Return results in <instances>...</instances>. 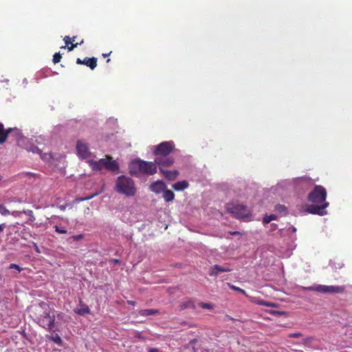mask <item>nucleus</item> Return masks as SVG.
<instances>
[{
	"mask_svg": "<svg viewBox=\"0 0 352 352\" xmlns=\"http://www.w3.org/2000/svg\"><path fill=\"white\" fill-rule=\"evenodd\" d=\"M103 160L104 168L107 170L111 172H118L119 170V164L116 160H113L112 157L107 156Z\"/></svg>",
	"mask_w": 352,
	"mask_h": 352,
	"instance_id": "11",
	"label": "nucleus"
},
{
	"mask_svg": "<svg viewBox=\"0 0 352 352\" xmlns=\"http://www.w3.org/2000/svg\"><path fill=\"white\" fill-rule=\"evenodd\" d=\"M84 43V40L82 39L81 41H80V43H77L78 45H82V43Z\"/></svg>",
	"mask_w": 352,
	"mask_h": 352,
	"instance_id": "49",
	"label": "nucleus"
},
{
	"mask_svg": "<svg viewBox=\"0 0 352 352\" xmlns=\"http://www.w3.org/2000/svg\"><path fill=\"white\" fill-rule=\"evenodd\" d=\"M227 210L238 219L248 217L250 214V210L248 206L243 204H228L226 206Z\"/></svg>",
	"mask_w": 352,
	"mask_h": 352,
	"instance_id": "6",
	"label": "nucleus"
},
{
	"mask_svg": "<svg viewBox=\"0 0 352 352\" xmlns=\"http://www.w3.org/2000/svg\"><path fill=\"white\" fill-rule=\"evenodd\" d=\"M127 304H128V305H133V306H134V305H135L136 302H135V301H133V300H128V301H127Z\"/></svg>",
	"mask_w": 352,
	"mask_h": 352,
	"instance_id": "44",
	"label": "nucleus"
},
{
	"mask_svg": "<svg viewBox=\"0 0 352 352\" xmlns=\"http://www.w3.org/2000/svg\"><path fill=\"white\" fill-rule=\"evenodd\" d=\"M47 338L57 344L58 346H62L63 344V340L57 333L48 336Z\"/></svg>",
	"mask_w": 352,
	"mask_h": 352,
	"instance_id": "22",
	"label": "nucleus"
},
{
	"mask_svg": "<svg viewBox=\"0 0 352 352\" xmlns=\"http://www.w3.org/2000/svg\"><path fill=\"white\" fill-rule=\"evenodd\" d=\"M76 63L78 65H83V60H81L80 58H78L76 59Z\"/></svg>",
	"mask_w": 352,
	"mask_h": 352,
	"instance_id": "43",
	"label": "nucleus"
},
{
	"mask_svg": "<svg viewBox=\"0 0 352 352\" xmlns=\"http://www.w3.org/2000/svg\"><path fill=\"white\" fill-rule=\"evenodd\" d=\"M229 233L231 235H239V234H241V232H239V231L230 232Z\"/></svg>",
	"mask_w": 352,
	"mask_h": 352,
	"instance_id": "42",
	"label": "nucleus"
},
{
	"mask_svg": "<svg viewBox=\"0 0 352 352\" xmlns=\"http://www.w3.org/2000/svg\"><path fill=\"white\" fill-rule=\"evenodd\" d=\"M148 352H158L157 349H151Z\"/></svg>",
	"mask_w": 352,
	"mask_h": 352,
	"instance_id": "46",
	"label": "nucleus"
},
{
	"mask_svg": "<svg viewBox=\"0 0 352 352\" xmlns=\"http://www.w3.org/2000/svg\"><path fill=\"white\" fill-rule=\"evenodd\" d=\"M114 189L119 194L126 197H133L136 193L134 181L125 175H120L117 178Z\"/></svg>",
	"mask_w": 352,
	"mask_h": 352,
	"instance_id": "3",
	"label": "nucleus"
},
{
	"mask_svg": "<svg viewBox=\"0 0 352 352\" xmlns=\"http://www.w3.org/2000/svg\"><path fill=\"white\" fill-rule=\"evenodd\" d=\"M188 182L186 180L179 181L173 184V188L176 191H182L188 187Z\"/></svg>",
	"mask_w": 352,
	"mask_h": 352,
	"instance_id": "17",
	"label": "nucleus"
},
{
	"mask_svg": "<svg viewBox=\"0 0 352 352\" xmlns=\"http://www.w3.org/2000/svg\"><path fill=\"white\" fill-rule=\"evenodd\" d=\"M0 213L3 216H8L10 214V212L9 210L6 208L4 205H0Z\"/></svg>",
	"mask_w": 352,
	"mask_h": 352,
	"instance_id": "26",
	"label": "nucleus"
},
{
	"mask_svg": "<svg viewBox=\"0 0 352 352\" xmlns=\"http://www.w3.org/2000/svg\"><path fill=\"white\" fill-rule=\"evenodd\" d=\"M12 128L4 129V126L0 122V144H3L8 138V135L13 131Z\"/></svg>",
	"mask_w": 352,
	"mask_h": 352,
	"instance_id": "14",
	"label": "nucleus"
},
{
	"mask_svg": "<svg viewBox=\"0 0 352 352\" xmlns=\"http://www.w3.org/2000/svg\"><path fill=\"white\" fill-rule=\"evenodd\" d=\"M113 262L116 263H120V260L119 259H114Z\"/></svg>",
	"mask_w": 352,
	"mask_h": 352,
	"instance_id": "51",
	"label": "nucleus"
},
{
	"mask_svg": "<svg viewBox=\"0 0 352 352\" xmlns=\"http://www.w3.org/2000/svg\"><path fill=\"white\" fill-rule=\"evenodd\" d=\"M34 245H35V247H36V250L38 252H39V251H38V248L37 245H36V244H34Z\"/></svg>",
	"mask_w": 352,
	"mask_h": 352,
	"instance_id": "52",
	"label": "nucleus"
},
{
	"mask_svg": "<svg viewBox=\"0 0 352 352\" xmlns=\"http://www.w3.org/2000/svg\"><path fill=\"white\" fill-rule=\"evenodd\" d=\"M309 291H314L322 294H342L345 291V287L334 286V285H318L316 286H311L305 288Z\"/></svg>",
	"mask_w": 352,
	"mask_h": 352,
	"instance_id": "5",
	"label": "nucleus"
},
{
	"mask_svg": "<svg viewBox=\"0 0 352 352\" xmlns=\"http://www.w3.org/2000/svg\"><path fill=\"white\" fill-rule=\"evenodd\" d=\"M70 38H71L72 43H74L76 38V36H74L73 37H70Z\"/></svg>",
	"mask_w": 352,
	"mask_h": 352,
	"instance_id": "47",
	"label": "nucleus"
},
{
	"mask_svg": "<svg viewBox=\"0 0 352 352\" xmlns=\"http://www.w3.org/2000/svg\"><path fill=\"white\" fill-rule=\"evenodd\" d=\"M63 40H64V41H65V44H66L67 46H68V45H69V44L72 43L71 38H70V37H69V36H65V38H64V39H63Z\"/></svg>",
	"mask_w": 352,
	"mask_h": 352,
	"instance_id": "39",
	"label": "nucleus"
},
{
	"mask_svg": "<svg viewBox=\"0 0 352 352\" xmlns=\"http://www.w3.org/2000/svg\"><path fill=\"white\" fill-rule=\"evenodd\" d=\"M23 212L24 214H27V215H28V216H29V217H30V220L31 221H35L36 218H35V217H34V213H33V211H32V210H23Z\"/></svg>",
	"mask_w": 352,
	"mask_h": 352,
	"instance_id": "27",
	"label": "nucleus"
},
{
	"mask_svg": "<svg viewBox=\"0 0 352 352\" xmlns=\"http://www.w3.org/2000/svg\"><path fill=\"white\" fill-rule=\"evenodd\" d=\"M83 237H84L83 234H76V235L72 236V239H73V241H79L80 239H82Z\"/></svg>",
	"mask_w": 352,
	"mask_h": 352,
	"instance_id": "37",
	"label": "nucleus"
},
{
	"mask_svg": "<svg viewBox=\"0 0 352 352\" xmlns=\"http://www.w3.org/2000/svg\"><path fill=\"white\" fill-rule=\"evenodd\" d=\"M162 197L166 202H170L174 200L175 194L172 190L166 188L163 192Z\"/></svg>",
	"mask_w": 352,
	"mask_h": 352,
	"instance_id": "20",
	"label": "nucleus"
},
{
	"mask_svg": "<svg viewBox=\"0 0 352 352\" xmlns=\"http://www.w3.org/2000/svg\"><path fill=\"white\" fill-rule=\"evenodd\" d=\"M62 58L61 54L60 52L56 53L53 56V62L54 64L58 63L60 61V59Z\"/></svg>",
	"mask_w": 352,
	"mask_h": 352,
	"instance_id": "31",
	"label": "nucleus"
},
{
	"mask_svg": "<svg viewBox=\"0 0 352 352\" xmlns=\"http://www.w3.org/2000/svg\"><path fill=\"white\" fill-rule=\"evenodd\" d=\"M76 151L78 155L82 159H87L91 156L89 146L83 140H78L76 142Z\"/></svg>",
	"mask_w": 352,
	"mask_h": 352,
	"instance_id": "8",
	"label": "nucleus"
},
{
	"mask_svg": "<svg viewBox=\"0 0 352 352\" xmlns=\"http://www.w3.org/2000/svg\"><path fill=\"white\" fill-rule=\"evenodd\" d=\"M288 338H298L302 336V334L300 332L293 333L288 334Z\"/></svg>",
	"mask_w": 352,
	"mask_h": 352,
	"instance_id": "33",
	"label": "nucleus"
},
{
	"mask_svg": "<svg viewBox=\"0 0 352 352\" xmlns=\"http://www.w3.org/2000/svg\"><path fill=\"white\" fill-rule=\"evenodd\" d=\"M129 173L131 175H153L157 173V167L155 161L147 162L135 159L129 164Z\"/></svg>",
	"mask_w": 352,
	"mask_h": 352,
	"instance_id": "2",
	"label": "nucleus"
},
{
	"mask_svg": "<svg viewBox=\"0 0 352 352\" xmlns=\"http://www.w3.org/2000/svg\"><path fill=\"white\" fill-rule=\"evenodd\" d=\"M258 304L261 305H264V306H267V307H274V303L268 302H266V301H264V300L259 301Z\"/></svg>",
	"mask_w": 352,
	"mask_h": 352,
	"instance_id": "35",
	"label": "nucleus"
},
{
	"mask_svg": "<svg viewBox=\"0 0 352 352\" xmlns=\"http://www.w3.org/2000/svg\"><path fill=\"white\" fill-rule=\"evenodd\" d=\"M5 228L6 225L4 223L0 224V235L3 233Z\"/></svg>",
	"mask_w": 352,
	"mask_h": 352,
	"instance_id": "41",
	"label": "nucleus"
},
{
	"mask_svg": "<svg viewBox=\"0 0 352 352\" xmlns=\"http://www.w3.org/2000/svg\"><path fill=\"white\" fill-rule=\"evenodd\" d=\"M9 268L10 269H15L19 272L23 270L22 267H21L20 266H19L18 265L14 264V263H11L9 266Z\"/></svg>",
	"mask_w": 352,
	"mask_h": 352,
	"instance_id": "34",
	"label": "nucleus"
},
{
	"mask_svg": "<svg viewBox=\"0 0 352 352\" xmlns=\"http://www.w3.org/2000/svg\"><path fill=\"white\" fill-rule=\"evenodd\" d=\"M80 303L82 307L80 309H75L74 312L80 316H84L85 314H90V309L89 307L85 304H82L81 300Z\"/></svg>",
	"mask_w": 352,
	"mask_h": 352,
	"instance_id": "19",
	"label": "nucleus"
},
{
	"mask_svg": "<svg viewBox=\"0 0 352 352\" xmlns=\"http://www.w3.org/2000/svg\"><path fill=\"white\" fill-rule=\"evenodd\" d=\"M1 179H2V177H1V176L0 175V182L1 181Z\"/></svg>",
	"mask_w": 352,
	"mask_h": 352,
	"instance_id": "54",
	"label": "nucleus"
},
{
	"mask_svg": "<svg viewBox=\"0 0 352 352\" xmlns=\"http://www.w3.org/2000/svg\"><path fill=\"white\" fill-rule=\"evenodd\" d=\"M312 339H313V338H312L311 337H307V338H305V339L303 340V344H309V342L312 340Z\"/></svg>",
	"mask_w": 352,
	"mask_h": 352,
	"instance_id": "40",
	"label": "nucleus"
},
{
	"mask_svg": "<svg viewBox=\"0 0 352 352\" xmlns=\"http://www.w3.org/2000/svg\"><path fill=\"white\" fill-rule=\"evenodd\" d=\"M276 210L279 212L285 213L287 212V208L284 205L278 204L276 206Z\"/></svg>",
	"mask_w": 352,
	"mask_h": 352,
	"instance_id": "30",
	"label": "nucleus"
},
{
	"mask_svg": "<svg viewBox=\"0 0 352 352\" xmlns=\"http://www.w3.org/2000/svg\"><path fill=\"white\" fill-rule=\"evenodd\" d=\"M327 190L320 185H316L308 195V201L314 204H323L326 201Z\"/></svg>",
	"mask_w": 352,
	"mask_h": 352,
	"instance_id": "4",
	"label": "nucleus"
},
{
	"mask_svg": "<svg viewBox=\"0 0 352 352\" xmlns=\"http://www.w3.org/2000/svg\"><path fill=\"white\" fill-rule=\"evenodd\" d=\"M110 61V59H107V63H109Z\"/></svg>",
	"mask_w": 352,
	"mask_h": 352,
	"instance_id": "53",
	"label": "nucleus"
},
{
	"mask_svg": "<svg viewBox=\"0 0 352 352\" xmlns=\"http://www.w3.org/2000/svg\"><path fill=\"white\" fill-rule=\"evenodd\" d=\"M30 151H32L33 153L38 154L40 155L41 158L43 160L46 161V162L50 161L52 158V156L50 153H43V151H41V149H40L39 148H38L37 146H33L30 148Z\"/></svg>",
	"mask_w": 352,
	"mask_h": 352,
	"instance_id": "15",
	"label": "nucleus"
},
{
	"mask_svg": "<svg viewBox=\"0 0 352 352\" xmlns=\"http://www.w3.org/2000/svg\"><path fill=\"white\" fill-rule=\"evenodd\" d=\"M175 148V144L172 141L163 142L155 146L153 151V154L156 157L159 156H167Z\"/></svg>",
	"mask_w": 352,
	"mask_h": 352,
	"instance_id": "7",
	"label": "nucleus"
},
{
	"mask_svg": "<svg viewBox=\"0 0 352 352\" xmlns=\"http://www.w3.org/2000/svg\"><path fill=\"white\" fill-rule=\"evenodd\" d=\"M230 289H232L234 291L238 292H239L241 294H243V295H246L245 291L244 289L239 287H236L235 285H230Z\"/></svg>",
	"mask_w": 352,
	"mask_h": 352,
	"instance_id": "29",
	"label": "nucleus"
},
{
	"mask_svg": "<svg viewBox=\"0 0 352 352\" xmlns=\"http://www.w3.org/2000/svg\"><path fill=\"white\" fill-rule=\"evenodd\" d=\"M166 188V185L162 180H157L150 185V190L156 194L163 192Z\"/></svg>",
	"mask_w": 352,
	"mask_h": 352,
	"instance_id": "12",
	"label": "nucleus"
},
{
	"mask_svg": "<svg viewBox=\"0 0 352 352\" xmlns=\"http://www.w3.org/2000/svg\"><path fill=\"white\" fill-rule=\"evenodd\" d=\"M36 322L48 331H55V311L45 302H41L36 308Z\"/></svg>",
	"mask_w": 352,
	"mask_h": 352,
	"instance_id": "1",
	"label": "nucleus"
},
{
	"mask_svg": "<svg viewBox=\"0 0 352 352\" xmlns=\"http://www.w3.org/2000/svg\"><path fill=\"white\" fill-rule=\"evenodd\" d=\"M275 219H276V216L275 214L266 215L263 218V223H269L270 222Z\"/></svg>",
	"mask_w": 352,
	"mask_h": 352,
	"instance_id": "24",
	"label": "nucleus"
},
{
	"mask_svg": "<svg viewBox=\"0 0 352 352\" xmlns=\"http://www.w3.org/2000/svg\"><path fill=\"white\" fill-rule=\"evenodd\" d=\"M70 44H71L70 46H69V45L67 46V50L69 52L72 51L74 48H76L78 46L77 43H72Z\"/></svg>",
	"mask_w": 352,
	"mask_h": 352,
	"instance_id": "38",
	"label": "nucleus"
},
{
	"mask_svg": "<svg viewBox=\"0 0 352 352\" xmlns=\"http://www.w3.org/2000/svg\"><path fill=\"white\" fill-rule=\"evenodd\" d=\"M111 53V52H109V53H108V54H102V56H103L104 57H107V56H109Z\"/></svg>",
	"mask_w": 352,
	"mask_h": 352,
	"instance_id": "50",
	"label": "nucleus"
},
{
	"mask_svg": "<svg viewBox=\"0 0 352 352\" xmlns=\"http://www.w3.org/2000/svg\"><path fill=\"white\" fill-rule=\"evenodd\" d=\"M174 158L167 156H159L155 159V165L162 168H168L174 164Z\"/></svg>",
	"mask_w": 352,
	"mask_h": 352,
	"instance_id": "10",
	"label": "nucleus"
},
{
	"mask_svg": "<svg viewBox=\"0 0 352 352\" xmlns=\"http://www.w3.org/2000/svg\"><path fill=\"white\" fill-rule=\"evenodd\" d=\"M103 162H104L103 159H100L98 161H94V160L88 161V163L89 164L92 170H96V171H99V170H102V168L104 167Z\"/></svg>",
	"mask_w": 352,
	"mask_h": 352,
	"instance_id": "16",
	"label": "nucleus"
},
{
	"mask_svg": "<svg viewBox=\"0 0 352 352\" xmlns=\"http://www.w3.org/2000/svg\"><path fill=\"white\" fill-rule=\"evenodd\" d=\"M219 274L218 271L214 269V265L211 268L209 275L210 276H216Z\"/></svg>",
	"mask_w": 352,
	"mask_h": 352,
	"instance_id": "36",
	"label": "nucleus"
},
{
	"mask_svg": "<svg viewBox=\"0 0 352 352\" xmlns=\"http://www.w3.org/2000/svg\"><path fill=\"white\" fill-rule=\"evenodd\" d=\"M197 342V339H193L190 341V344H194Z\"/></svg>",
	"mask_w": 352,
	"mask_h": 352,
	"instance_id": "48",
	"label": "nucleus"
},
{
	"mask_svg": "<svg viewBox=\"0 0 352 352\" xmlns=\"http://www.w3.org/2000/svg\"><path fill=\"white\" fill-rule=\"evenodd\" d=\"M159 313H160V311L158 309H141L139 311V314L142 316H148L157 314Z\"/></svg>",
	"mask_w": 352,
	"mask_h": 352,
	"instance_id": "21",
	"label": "nucleus"
},
{
	"mask_svg": "<svg viewBox=\"0 0 352 352\" xmlns=\"http://www.w3.org/2000/svg\"><path fill=\"white\" fill-rule=\"evenodd\" d=\"M93 197H94V195L90 196V197H86V198H81V199H80V200H81V201L88 200V199H89L92 198Z\"/></svg>",
	"mask_w": 352,
	"mask_h": 352,
	"instance_id": "45",
	"label": "nucleus"
},
{
	"mask_svg": "<svg viewBox=\"0 0 352 352\" xmlns=\"http://www.w3.org/2000/svg\"><path fill=\"white\" fill-rule=\"evenodd\" d=\"M214 269L218 271V272H228L231 271V269L228 267H221L218 265H214Z\"/></svg>",
	"mask_w": 352,
	"mask_h": 352,
	"instance_id": "25",
	"label": "nucleus"
},
{
	"mask_svg": "<svg viewBox=\"0 0 352 352\" xmlns=\"http://www.w3.org/2000/svg\"><path fill=\"white\" fill-rule=\"evenodd\" d=\"M199 306L203 309H212L213 308V305L211 303L199 302Z\"/></svg>",
	"mask_w": 352,
	"mask_h": 352,
	"instance_id": "28",
	"label": "nucleus"
},
{
	"mask_svg": "<svg viewBox=\"0 0 352 352\" xmlns=\"http://www.w3.org/2000/svg\"><path fill=\"white\" fill-rule=\"evenodd\" d=\"M54 228L56 232L60 234H66L67 232V230H65V228H61L58 226H55Z\"/></svg>",
	"mask_w": 352,
	"mask_h": 352,
	"instance_id": "32",
	"label": "nucleus"
},
{
	"mask_svg": "<svg viewBox=\"0 0 352 352\" xmlns=\"http://www.w3.org/2000/svg\"><path fill=\"white\" fill-rule=\"evenodd\" d=\"M160 171L163 174L164 177L169 181L175 180L179 175V172L177 170H167L162 167H160Z\"/></svg>",
	"mask_w": 352,
	"mask_h": 352,
	"instance_id": "13",
	"label": "nucleus"
},
{
	"mask_svg": "<svg viewBox=\"0 0 352 352\" xmlns=\"http://www.w3.org/2000/svg\"><path fill=\"white\" fill-rule=\"evenodd\" d=\"M179 307H180L181 310H184V309H186L187 308L195 309V303L192 301L188 300V301H186V302H184L181 303V305H179Z\"/></svg>",
	"mask_w": 352,
	"mask_h": 352,
	"instance_id": "23",
	"label": "nucleus"
},
{
	"mask_svg": "<svg viewBox=\"0 0 352 352\" xmlns=\"http://www.w3.org/2000/svg\"><path fill=\"white\" fill-rule=\"evenodd\" d=\"M329 204L328 202H324L320 206L311 205L307 208V211L311 214L322 216L327 214L325 209L329 206Z\"/></svg>",
	"mask_w": 352,
	"mask_h": 352,
	"instance_id": "9",
	"label": "nucleus"
},
{
	"mask_svg": "<svg viewBox=\"0 0 352 352\" xmlns=\"http://www.w3.org/2000/svg\"><path fill=\"white\" fill-rule=\"evenodd\" d=\"M83 65L89 67L91 69H94L97 66V58L86 57L83 59Z\"/></svg>",
	"mask_w": 352,
	"mask_h": 352,
	"instance_id": "18",
	"label": "nucleus"
}]
</instances>
